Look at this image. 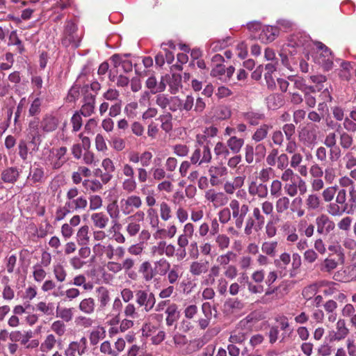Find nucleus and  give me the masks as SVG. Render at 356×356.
I'll return each mask as SVG.
<instances>
[{
    "mask_svg": "<svg viewBox=\"0 0 356 356\" xmlns=\"http://www.w3.org/2000/svg\"><path fill=\"white\" fill-rule=\"evenodd\" d=\"M79 190L76 187L68 189L66 193V201L63 207H58L55 213V220L60 221L68 214L74 211H85L88 207V200L83 195H79Z\"/></svg>",
    "mask_w": 356,
    "mask_h": 356,
    "instance_id": "nucleus-1",
    "label": "nucleus"
},
{
    "mask_svg": "<svg viewBox=\"0 0 356 356\" xmlns=\"http://www.w3.org/2000/svg\"><path fill=\"white\" fill-rule=\"evenodd\" d=\"M81 37L77 33V26L72 21H67L63 31L62 44L65 47H72L74 49L80 46Z\"/></svg>",
    "mask_w": 356,
    "mask_h": 356,
    "instance_id": "nucleus-2",
    "label": "nucleus"
},
{
    "mask_svg": "<svg viewBox=\"0 0 356 356\" xmlns=\"http://www.w3.org/2000/svg\"><path fill=\"white\" fill-rule=\"evenodd\" d=\"M47 153H49L46 161L49 163L54 170L60 168L67 161L66 156L67 149L66 147H60L59 148H47Z\"/></svg>",
    "mask_w": 356,
    "mask_h": 356,
    "instance_id": "nucleus-3",
    "label": "nucleus"
},
{
    "mask_svg": "<svg viewBox=\"0 0 356 356\" xmlns=\"http://www.w3.org/2000/svg\"><path fill=\"white\" fill-rule=\"evenodd\" d=\"M135 300L138 307L143 311L149 312L155 306L156 300L155 295L148 290L139 289L135 292Z\"/></svg>",
    "mask_w": 356,
    "mask_h": 356,
    "instance_id": "nucleus-4",
    "label": "nucleus"
},
{
    "mask_svg": "<svg viewBox=\"0 0 356 356\" xmlns=\"http://www.w3.org/2000/svg\"><path fill=\"white\" fill-rule=\"evenodd\" d=\"M229 208L232 210V216L235 220V226L241 229L243 225L244 218L249 211V207L246 204L240 205L239 202L233 199L229 202Z\"/></svg>",
    "mask_w": 356,
    "mask_h": 356,
    "instance_id": "nucleus-5",
    "label": "nucleus"
},
{
    "mask_svg": "<svg viewBox=\"0 0 356 356\" xmlns=\"http://www.w3.org/2000/svg\"><path fill=\"white\" fill-rule=\"evenodd\" d=\"M316 232L318 234L326 236L335 229L334 222L326 214L322 213L315 219Z\"/></svg>",
    "mask_w": 356,
    "mask_h": 356,
    "instance_id": "nucleus-6",
    "label": "nucleus"
},
{
    "mask_svg": "<svg viewBox=\"0 0 356 356\" xmlns=\"http://www.w3.org/2000/svg\"><path fill=\"white\" fill-rule=\"evenodd\" d=\"M212 155L211 149L208 145H204L202 149L196 148L190 157V163L192 164L201 165L208 164L211 161Z\"/></svg>",
    "mask_w": 356,
    "mask_h": 356,
    "instance_id": "nucleus-7",
    "label": "nucleus"
},
{
    "mask_svg": "<svg viewBox=\"0 0 356 356\" xmlns=\"http://www.w3.org/2000/svg\"><path fill=\"white\" fill-rule=\"evenodd\" d=\"M349 329L346 326L344 319H339L336 323L335 330H331L328 332L326 339L329 342L340 341L348 335Z\"/></svg>",
    "mask_w": 356,
    "mask_h": 356,
    "instance_id": "nucleus-8",
    "label": "nucleus"
},
{
    "mask_svg": "<svg viewBox=\"0 0 356 356\" xmlns=\"http://www.w3.org/2000/svg\"><path fill=\"white\" fill-rule=\"evenodd\" d=\"M210 184L212 186H217L222 184L223 179L228 174L227 168L222 165H211L208 170Z\"/></svg>",
    "mask_w": 356,
    "mask_h": 356,
    "instance_id": "nucleus-9",
    "label": "nucleus"
},
{
    "mask_svg": "<svg viewBox=\"0 0 356 356\" xmlns=\"http://www.w3.org/2000/svg\"><path fill=\"white\" fill-rule=\"evenodd\" d=\"M145 219V213L142 211H138L134 215L129 216L127 218L128 225L126 231L130 236H135L140 230V222Z\"/></svg>",
    "mask_w": 356,
    "mask_h": 356,
    "instance_id": "nucleus-10",
    "label": "nucleus"
},
{
    "mask_svg": "<svg viewBox=\"0 0 356 356\" xmlns=\"http://www.w3.org/2000/svg\"><path fill=\"white\" fill-rule=\"evenodd\" d=\"M315 44L317 49L321 51L318 63L326 70H330L333 65L334 58L331 50L321 42H316Z\"/></svg>",
    "mask_w": 356,
    "mask_h": 356,
    "instance_id": "nucleus-11",
    "label": "nucleus"
},
{
    "mask_svg": "<svg viewBox=\"0 0 356 356\" xmlns=\"http://www.w3.org/2000/svg\"><path fill=\"white\" fill-rule=\"evenodd\" d=\"M142 204V200L139 196L132 195L120 200V209L123 214L129 215L134 209H139Z\"/></svg>",
    "mask_w": 356,
    "mask_h": 356,
    "instance_id": "nucleus-12",
    "label": "nucleus"
},
{
    "mask_svg": "<svg viewBox=\"0 0 356 356\" xmlns=\"http://www.w3.org/2000/svg\"><path fill=\"white\" fill-rule=\"evenodd\" d=\"M101 89L98 81H93L90 85L86 84L81 88L83 102H95L96 95Z\"/></svg>",
    "mask_w": 356,
    "mask_h": 356,
    "instance_id": "nucleus-13",
    "label": "nucleus"
},
{
    "mask_svg": "<svg viewBox=\"0 0 356 356\" xmlns=\"http://www.w3.org/2000/svg\"><path fill=\"white\" fill-rule=\"evenodd\" d=\"M204 197L214 207L225 206L229 201L228 197L224 193L217 192L214 189L207 191Z\"/></svg>",
    "mask_w": 356,
    "mask_h": 356,
    "instance_id": "nucleus-14",
    "label": "nucleus"
},
{
    "mask_svg": "<svg viewBox=\"0 0 356 356\" xmlns=\"http://www.w3.org/2000/svg\"><path fill=\"white\" fill-rule=\"evenodd\" d=\"M291 260V255L287 252L282 253L277 259L274 260L273 264L280 277L286 275L288 272L287 266L290 264Z\"/></svg>",
    "mask_w": 356,
    "mask_h": 356,
    "instance_id": "nucleus-15",
    "label": "nucleus"
},
{
    "mask_svg": "<svg viewBox=\"0 0 356 356\" xmlns=\"http://www.w3.org/2000/svg\"><path fill=\"white\" fill-rule=\"evenodd\" d=\"M248 193L252 196L265 198L268 196V189L266 184L257 181H252L248 186Z\"/></svg>",
    "mask_w": 356,
    "mask_h": 356,
    "instance_id": "nucleus-16",
    "label": "nucleus"
},
{
    "mask_svg": "<svg viewBox=\"0 0 356 356\" xmlns=\"http://www.w3.org/2000/svg\"><path fill=\"white\" fill-rule=\"evenodd\" d=\"M165 324L170 327L175 325L180 318L179 306L176 303H171L165 309Z\"/></svg>",
    "mask_w": 356,
    "mask_h": 356,
    "instance_id": "nucleus-17",
    "label": "nucleus"
},
{
    "mask_svg": "<svg viewBox=\"0 0 356 356\" xmlns=\"http://www.w3.org/2000/svg\"><path fill=\"white\" fill-rule=\"evenodd\" d=\"M275 320L278 323V329L280 328L283 331L281 335V341H284L286 339L291 337L293 329L290 326L289 318L286 316L282 315L277 316Z\"/></svg>",
    "mask_w": 356,
    "mask_h": 356,
    "instance_id": "nucleus-18",
    "label": "nucleus"
},
{
    "mask_svg": "<svg viewBox=\"0 0 356 356\" xmlns=\"http://www.w3.org/2000/svg\"><path fill=\"white\" fill-rule=\"evenodd\" d=\"M27 179L31 184H42L46 179L44 168L40 165L30 168Z\"/></svg>",
    "mask_w": 356,
    "mask_h": 356,
    "instance_id": "nucleus-19",
    "label": "nucleus"
},
{
    "mask_svg": "<svg viewBox=\"0 0 356 356\" xmlns=\"http://www.w3.org/2000/svg\"><path fill=\"white\" fill-rule=\"evenodd\" d=\"M279 30L277 27L273 26H264L261 29L259 34V39L265 43L273 42L278 35Z\"/></svg>",
    "mask_w": 356,
    "mask_h": 356,
    "instance_id": "nucleus-20",
    "label": "nucleus"
},
{
    "mask_svg": "<svg viewBox=\"0 0 356 356\" xmlns=\"http://www.w3.org/2000/svg\"><path fill=\"white\" fill-rule=\"evenodd\" d=\"M20 176V171L17 167H8L1 172V180L6 184H15Z\"/></svg>",
    "mask_w": 356,
    "mask_h": 356,
    "instance_id": "nucleus-21",
    "label": "nucleus"
},
{
    "mask_svg": "<svg viewBox=\"0 0 356 356\" xmlns=\"http://www.w3.org/2000/svg\"><path fill=\"white\" fill-rule=\"evenodd\" d=\"M58 125V118L52 115H45L40 122V129L47 133L55 131Z\"/></svg>",
    "mask_w": 356,
    "mask_h": 356,
    "instance_id": "nucleus-22",
    "label": "nucleus"
},
{
    "mask_svg": "<svg viewBox=\"0 0 356 356\" xmlns=\"http://www.w3.org/2000/svg\"><path fill=\"white\" fill-rule=\"evenodd\" d=\"M33 337L31 330L21 332L19 330L13 331L9 334V338L13 342H20L22 345H26Z\"/></svg>",
    "mask_w": 356,
    "mask_h": 356,
    "instance_id": "nucleus-23",
    "label": "nucleus"
},
{
    "mask_svg": "<svg viewBox=\"0 0 356 356\" xmlns=\"http://www.w3.org/2000/svg\"><path fill=\"white\" fill-rule=\"evenodd\" d=\"M138 272L142 274L143 280L147 282L156 276V269L152 268L151 263L148 261H145L140 264Z\"/></svg>",
    "mask_w": 356,
    "mask_h": 356,
    "instance_id": "nucleus-24",
    "label": "nucleus"
},
{
    "mask_svg": "<svg viewBox=\"0 0 356 356\" xmlns=\"http://www.w3.org/2000/svg\"><path fill=\"white\" fill-rule=\"evenodd\" d=\"M242 115L243 119L252 126L259 124L260 121L265 118L264 113L254 111H248L245 112L242 114Z\"/></svg>",
    "mask_w": 356,
    "mask_h": 356,
    "instance_id": "nucleus-25",
    "label": "nucleus"
},
{
    "mask_svg": "<svg viewBox=\"0 0 356 356\" xmlns=\"http://www.w3.org/2000/svg\"><path fill=\"white\" fill-rule=\"evenodd\" d=\"M97 298L99 303V308L103 309L110 302L108 290L104 286H99L96 289Z\"/></svg>",
    "mask_w": 356,
    "mask_h": 356,
    "instance_id": "nucleus-26",
    "label": "nucleus"
},
{
    "mask_svg": "<svg viewBox=\"0 0 356 356\" xmlns=\"http://www.w3.org/2000/svg\"><path fill=\"white\" fill-rule=\"evenodd\" d=\"M182 268L178 264H174L168 271L167 279L170 284L177 283L182 276Z\"/></svg>",
    "mask_w": 356,
    "mask_h": 356,
    "instance_id": "nucleus-27",
    "label": "nucleus"
},
{
    "mask_svg": "<svg viewBox=\"0 0 356 356\" xmlns=\"http://www.w3.org/2000/svg\"><path fill=\"white\" fill-rule=\"evenodd\" d=\"M91 220L95 227L102 229L107 226L109 219L103 212H98L92 214Z\"/></svg>",
    "mask_w": 356,
    "mask_h": 356,
    "instance_id": "nucleus-28",
    "label": "nucleus"
},
{
    "mask_svg": "<svg viewBox=\"0 0 356 356\" xmlns=\"http://www.w3.org/2000/svg\"><path fill=\"white\" fill-rule=\"evenodd\" d=\"M136 264L135 259L131 257L125 258L121 263L122 269L124 270L128 277L131 280H135L137 275L132 270Z\"/></svg>",
    "mask_w": 356,
    "mask_h": 356,
    "instance_id": "nucleus-29",
    "label": "nucleus"
},
{
    "mask_svg": "<svg viewBox=\"0 0 356 356\" xmlns=\"http://www.w3.org/2000/svg\"><path fill=\"white\" fill-rule=\"evenodd\" d=\"M208 270L207 262H200L197 261H193L190 265L189 271L195 276H199L203 273H206Z\"/></svg>",
    "mask_w": 356,
    "mask_h": 356,
    "instance_id": "nucleus-30",
    "label": "nucleus"
},
{
    "mask_svg": "<svg viewBox=\"0 0 356 356\" xmlns=\"http://www.w3.org/2000/svg\"><path fill=\"white\" fill-rule=\"evenodd\" d=\"M271 129V126L263 124L259 128L256 129L252 136V140L256 143H259L266 138L269 130Z\"/></svg>",
    "mask_w": 356,
    "mask_h": 356,
    "instance_id": "nucleus-31",
    "label": "nucleus"
},
{
    "mask_svg": "<svg viewBox=\"0 0 356 356\" xmlns=\"http://www.w3.org/2000/svg\"><path fill=\"white\" fill-rule=\"evenodd\" d=\"M81 312L86 314H92L95 312V302L92 298L82 300L79 305Z\"/></svg>",
    "mask_w": 356,
    "mask_h": 356,
    "instance_id": "nucleus-32",
    "label": "nucleus"
},
{
    "mask_svg": "<svg viewBox=\"0 0 356 356\" xmlns=\"http://www.w3.org/2000/svg\"><path fill=\"white\" fill-rule=\"evenodd\" d=\"M157 120L161 122V128L165 133H170L172 130V115L170 113L161 115Z\"/></svg>",
    "mask_w": 356,
    "mask_h": 356,
    "instance_id": "nucleus-33",
    "label": "nucleus"
},
{
    "mask_svg": "<svg viewBox=\"0 0 356 356\" xmlns=\"http://www.w3.org/2000/svg\"><path fill=\"white\" fill-rule=\"evenodd\" d=\"M74 308L56 307V317L60 318L63 322H70L72 320Z\"/></svg>",
    "mask_w": 356,
    "mask_h": 356,
    "instance_id": "nucleus-34",
    "label": "nucleus"
},
{
    "mask_svg": "<svg viewBox=\"0 0 356 356\" xmlns=\"http://www.w3.org/2000/svg\"><path fill=\"white\" fill-rule=\"evenodd\" d=\"M243 145L244 140L234 136H231L227 141V145L228 146L229 149L234 154L238 153Z\"/></svg>",
    "mask_w": 356,
    "mask_h": 356,
    "instance_id": "nucleus-35",
    "label": "nucleus"
},
{
    "mask_svg": "<svg viewBox=\"0 0 356 356\" xmlns=\"http://www.w3.org/2000/svg\"><path fill=\"white\" fill-rule=\"evenodd\" d=\"M154 266L156 269V275H159L161 276L165 275L171 268L170 263L165 258H161L155 261Z\"/></svg>",
    "mask_w": 356,
    "mask_h": 356,
    "instance_id": "nucleus-36",
    "label": "nucleus"
},
{
    "mask_svg": "<svg viewBox=\"0 0 356 356\" xmlns=\"http://www.w3.org/2000/svg\"><path fill=\"white\" fill-rule=\"evenodd\" d=\"M89 227L88 225L81 226L76 233V241L80 245H87L90 241L88 235Z\"/></svg>",
    "mask_w": 356,
    "mask_h": 356,
    "instance_id": "nucleus-37",
    "label": "nucleus"
},
{
    "mask_svg": "<svg viewBox=\"0 0 356 356\" xmlns=\"http://www.w3.org/2000/svg\"><path fill=\"white\" fill-rule=\"evenodd\" d=\"M340 204H338L336 202L334 203H330L327 207V213L332 216H339L345 212L347 213H350V211L347 209V205L343 207H340Z\"/></svg>",
    "mask_w": 356,
    "mask_h": 356,
    "instance_id": "nucleus-38",
    "label": "nucleus"
},
{
    "mask_svg": "<svg viewBox=\"0 0 356 356\" xmlns=\"http://www.w3.org/2000/svg\"><path fill=\"white\" fill-rule=\"evenodd\" d=\"M83 186L88 193L98 192L102 189V184L97 179H85L82 182Z\"/></svg>",
    "mask_w": 356,
    "mask_h": 356,
    "instance_id": "nucleus-39",
    "label": "nucleus"
},
{
    "mask_svg": "<svg viewBox=\"0 0 356 356\" xmlns=\"http://www.w3.org/2000/svg\"><path fill=\"white\" fill-rule=\"evenodd\" d=\"M56 343L57 340L56 337L53 334H49L45 337L44 341L40 344V349L43 353H47L54 348Z\"/></svg>",
    "mask_w": 356,
    "mask_h": 356,
    "instance_id": "nucleus-40",
    "label": "nucleus"
},
{
    "mask_svg": "<svg viewBox=\"0 0 356 356\" xmlns=\"http://www.w3.org/2000/svg\"><path fill=\"white\" fill-rule=\"evenodd\" d=\"M339 144L342 149H348L353 144V138L348 132H339Z\"/></svg>",
    "mask_w": 356,
    "mask_h": 356,
    "instance_id": "nucleus-41",
    "label": "nucleus"
},
{
    "mask_svg": "<svg viewBox=\"0 0 356 356\" xmlns=\"http://www.w3.org/2000/svg\"><path fill=\"white\" fill-rule=\"evenodd\" d=\"M106 209L113 222L116 224L120 218V210L117 202H113L108 204Z\"/></svg>",
    "mask_w": 356,
    "mask_h": 356,
    "instance_id": "nucleus-42",
    "label": "nucleus"
},
{
    "mask_svg": "<svg viewBox=\"0 0 356 356\" xmlns=\"http://www.w3.org/2000/svg\"><path fill=\"white\" fill-rule=\"evenodd\" d=\"M36 309L47 316L54 315V305L53 302L41 301L36 305Z\"/></svg>",
    "mask_w": 356,
    "mask_h": 356,
    "instance_id": "nucleus-43",
    "label": "nucleus"
},
{
    "mask_svg": "<svg viewBox=\"0 0 356 356\" xmlns=\"http://www.w3.org/2000/svg\"><path fill=\"white\" fill-rule=\"evenodd\" d=\"M300 140L309 145L316 143L317 136L314 131L306 130L299 136Z\"/></svg>",
    "mask_w": 356,
    "mask_h": 356,
    "instance_id": "nucleus-44",
    "label": "nucleus"
},
{
    "mask_svg": "<svg viewBox=\"0 0 356 356\" xmlns=\"http://www.w3.org/2000/svg\"><path fill=\"white\" fill-rule=\"evenodd\" d=\"M290 205V200L286 196L280 197L275 202L276 211L279 214H282L288 210Z\"/></svg>",
    "mask_w": 356,
    "mask_h": 356,
    "instance_id": "nucleus-45",
    "label": "nucleus"
},
{
    "mask_svg": "<svg viewBox=\"0 0 356 356\" xmlns=\"http://www.w3.org/2000/svg\"><path fill=\"white\" fill-rule=\"evenodd\" d=\"M42 102V99L39 96H37L33 99L29 109V116L33 117L40 113Z\"/></svg>",
    "mask_w": 356,
    "mask_h": 356,
    "instance_id": "nucleus-46",
    "label": "nucleus"
},
{
    "mask_svg": "<svg viewBox=\"0 0 356 356\" xmlns=\"http://www.w3.org/2000/svg\"><path fill=\"white\" fill-rule=\"evenodd\" d=\"M51 330L54 332L57 336H63L67 330L65 323L61 320H56L54 321L51 325Z\"/></svg>",
    "mask_w": 356,
    "mask_h": 356,
    "instance_id": "nucleus-47",
    "label": "nucleus"
},
{
    "mask_svg": "<svg viewBox=\"0 0 356 356\" xmlns=\"http://www.w3.org/2000/svg\"><path fill=\"white\" fill-rule=\"evenodd\" d=\"M320 197L316 194H309L305 200L308 210H316L320 207Z\"/></svg>",
    "mask_w": 356,
    "mask_h": 356,
    "instance_id": "nucleus-48",
    "label": "nucleus"
},
{
    "mask_svg": "<svg viewBox=\"0 0 356 356\" xmlns=\"http://www.w3.org/2000/svg\"><path fill=\"white\" fill-rule=\"evenodd\" d=\"M337 262L331 258H326L319 265V268L322 272L331 273L337 267Z\"/></svg>",
    "mask_w": 356,
    "mask_h": 356,
    "instance_id": "nucleus-49",
    "label": "nucleus"
},
{
    "mask_svg": "<svg viewBox=\"0 0 356 356\" xmlns=\"http://www.w3.org/2000/svg\"><path fill=\"white\" fill-rule=\"evenodd\" d=\"M152 172L153 178L155 180H162L165 178L172 179V175L170 173H167V172L161 168H152L151 169Z\"/></svg>",
    "mask_w": 356,
    "mask_h": 356,
    "instance_id": "nucleus-50",
    "label": "nucleus"
},
{
    "mask_svg": "<svg viewBox=\"0 0 356 356\" xmlns=\"http://www.w3.org/2000/svg\"><path fill=\"white\" fill-rule=\"evenodd\" d=\"M40 122L38 118L31 120L28 126V136H41L40 132Z\"/></svg>",
    "mask_w": 356,
    "mask_h": 356,
    "instance_id": "nucleus-51",
    "label": "nucleus"
},
{
    "mask_svg": "<svg viewBox=\"0 0 356 356\" xmlns=\"http://www.w3.org/2000/svg\"><path fill=\"white\" fill-rule=\"evenodd\" d=\"M53 272L58 282H63L65 280L67 272L62 264H57L54 265Z\"/></svg>",
    "mask_w": 356,
    "mask_h": 356,
    "instance_id": "nucleus-52",
    "label": "nucleus"
},
{
    "mask_svg": "<svg viewBox=\"0 0 356 356\" xmlns=\"http://www.w3.org/2000/svg\"><path fill=\"white\" fill-rule=\"evenodd\" d=\"M252 216L254 218V221L256 222L255 229L257 231L261 229L264 225L265 218L261 214L259 208L254 207L253 209Z\"/></svg>",
    "mask_w": 356,
    "mask_h": 356,
    "instance_id": "nucleus-53",
    "label": "nucleus"
},
{
    "mask_svg": "<svg viewBox=\"0 0 356 356\" xmlns=\"http://www.w3.org/2000/svg\"><path fill=\"white\" fill-rule=\"evenodd\" d=\"M215 242L219 249L223 250L229 246L230 239L226 234H220L215 236Z\"/></svg>",
    "mask_w": 356,
    "mask_h": 356,
    "instance_id": "nucleus-54",
    "label": "nucleus"
},
{
    "mask_svg": "<svg viewBox=\"0 0 356 356\" xmlns=\"http://www.w3.org/2000/svg\"><path fill=\"white\" fill-rule=\"evenodd\" d=\"M214 153L217 156H222L225 159L229 155L230 152L227 144L218 142L214 147Z\"/></svg>",
    "mask_w": 356,
    "mask_h": 356,
    "instance_id": "nucleus-55",
    "label": "nucleus"
},
{
    "mask_svg": "<svg viewBox=\"0 0 356 356\" xmlns=\"http://www.w3.org/2000/svg\"><path fill=\"white\" fill-rule=\"evenodd\" d=\"M194 106V97L188 95L184 99H180V109L179 111H186L188 112L192 110Z\"/></svg>",
    "mask_w": 356,
    "mask_h": 356,
    "instance_id": "nucleus-56",
    "label": "nucleus"
},
{
    "mask_svg": "<svg viewBox=\"0 0 356 356\" xmlns=\"http://www.w3.org/2000/svg\"><path fill=\"white\" fill-rule=\"evenodd\" d=\"M9 44L16 45L19 54H22L24 51V47L22 40L19 38L17 31H11L9 35Z\"/></svg>",
    "mask_w": 356,
    "mask_h": 356,
    "instance_id": "nucleus-57",
    "label": "nucleus"
},
{
    "mask_svg": "<svg viewBox=\"0 0 356 356\" xmlns=\"http://www.w3.org/2000/svg\"><path fill=\"white\" fill-rule=\"evenodd\" d=\"M277 241H268L263 243L261 245V250L264 253L269 256H275V250L277 247Z\"/></svg>",
    "mask_w": 356,
    "mask_h": 356,
    "instance_id": "nucleus-58",
    "label": "nucleus"
},
{
    "mask_svg": "<svg viewBox=\"0 0 356 356\" xmlns=\"http://www.w3.org/2000/svg\"><path fill=\"white\" fill-rule=\"evenodd\" d=\"M181 77L180 75L175 74L172 75V77L168 82L171 93L175 94L179 90V88L181 86Z\"/></svg>",
    "mask_w": 356,
    "mask_h": 356,
    "instance_id": "nucleus-59",
    "label": "nucleus"
},
{
    "mask_svg": "<svg viewBox=\"0 0 356 356\" xmlns=\"http://www.w3.org/2000/svg\"><path fill=\"white\" fill-rule=\"evenodd\" d=\"M81 115L80 112L76 111L72 116L70 121L72 124L73 132H77L81 129L83 125Z\"/></svg>",
    "mask_w": 356,
    "mask_h": 356,
    "instance_id": "nucleus-60",
    "label": "nucleus"
},
{
    "mask_svg": "<svg viewBox=\"0 0 356 356\" xmlns=\"http://www.w3.org/2000/svg\"><path fill=\"white\" fill-rule=\"evenodd\" d=\"M81 88L79 86L73 85L68 91L66 99L68 102H75L79 97Z\"/></svg>",
    "mask_w": 356,
    "mask_h": 356,
    "instance_id": "nucleus-61",
    "label": "nucleus"
},
{
    "mask_svg": "<svg viewBox=\"0 0 356 356\" xmlns=\"http://www.w3.org/2000/svg\"><path fill=\"white\" fill-rule=\"evenodd\" d=\"M228 340L232 343L241 344L246 340V334L243 332H232Z\"/></svg>",
    "mask_w": 356,
    "mask_h": 356,
    "instance_id": "nucleus-62",
    "label": "nucleus"
},
{
    "mask_svg": "<svg viewBox=\"0 0 356 356\" xmlns=\"http://www.w3.org/2000/svg\"><path fill=\"white\" fill-rule=\"evenodd\" d=\"M343 161L347 169H351L356 166V156L353 152H347L343 157Z\"/></svg>",
    "mask_w": 356,
    "mask_h": 356,
    "instance_id": "nucleus-63",
    "label": "nucleus"
},
{
    "mask_svg": "<svg viewBox=\"0 0 356 356\" xmlns=\"http://www.w3.org/2000/svg\"><path fill=\"white\" fill-rule=\"evenodd\" d=\"M348 202L350 210L353 211L356 208V184L348 189Z\"/></svg>",
    "mask_w": 356,
    "mask_h": 356,
    "instance_id": "nucleus-64",
    "label": "nucleus"
}]
</instances>
